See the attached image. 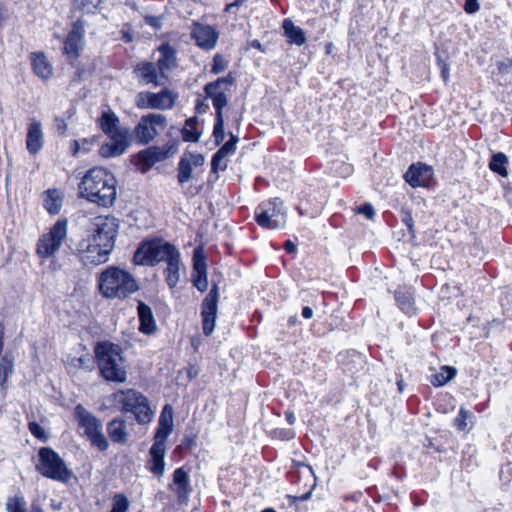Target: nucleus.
<instances>
[{"instance_id": "obj_1", "label": "nucleus", "mask_w": 512, "mask_h": 512, "mask_svg": "<svg viewBox=\"0 0 512 512\" xmlns=\"http://www.w3.org/2000/svg\"><path fill=\"white\" fill-rule=\"evenodd\" d=\"M79 195L90 202L109 207L116 200V179L104 168H92L82 178Z\"/></svg>"}, {"instance_id": "obj_2", "label": "nucleus", "mask_w": 512, "mask_h": 512, "mask_svg": "<svg viewBox=\"0 0 512 512\" xmlns=\"http://www.w3.org/2000/svg\"><path fill=\"white\" fill-rule=\"evenodd\" d=\"M101 375L111 382L123 383L127 379L124 357L119 345L105 341L94 349Z\"/></svg>"}, {"instance_id": "obj_3", "label": "nucleus", "mask_w": 512, "mask_h": 512, "mask_svg": "<svg viewBox=\"0 0 512 512\" xmlns=\"http://www.w3.org/2000/svg\"><path fill=\"white\" fill-rule=\"evenodd\" d=\"M99 290L106 298L124 299L139 289L135 278L126 270L108 267L99 276Z\"/></svg>"}, {"instance_id": "obj_4", "label": "nucleus", "mask_w": 512, "mask_h": 512, "mask_svg": "<svg viewBox=\"0 0 512 512\" xmlns=\"http://www.w3.org/2000/svg\"><path fill=\"white\" fill-rule=\"evenodd\" d=\"M179 254V250L163 239H153L143 242L134 254L138 265L154 266L160 262L167 263Z\"/></svg>"}, {"instance_id": "obj_5", "label": "nucleus", "mask_w": 512, "mask_h": 512, "mask_svg": "<svg viewBox=\"0 0 512 512\" xmlns=\"http://www.w3.org/2000/svg\"><path fill=\"white\" fill-rule=\"evenodd\" d=\"M38 456L39 462L36 469L44 477L62 483H67L73 477L72 470L67 468L65 461L53 449L49 447L41 448Z\"/></svg>"}, {"instance_id": "obj_6", "label": "nucleus", "mask_w": 512, "mask_h": 512, "mask_svg": "<svg viewBox=\"0 0 512 512\" xmlns=\"http://www.w3.org/2000/svg\"><path fill=\"white\" fill-rule=\"evenodd\" d=\"M115 399L121 405L122 411L135 415L138 423L147 424L152 421L154 412L142 393L134 389L121 390L115 394Z\"/></svg>"}, {"instance_id": "obj_7", "label": "nucleus", "mask_w": 512, "mask_h": 512, "mask_svg": "<svg viewBox=\"0 0 512 512\" xmlns=\"http://www.w3.org/2000/svg\"><path fill=\"white\" fill-rule=\"evenodd\" d=\"M255 220L258 225L263 228H283L287 222V215L283 201L280 198H274L261 203L255 209Z\"/></svg>"}, {"instance_id": "obj_8", "label": "nucleus", "mask_w": 512, "mask_h": 512, "mask_svg": "<svg viewBox=\"0 0 512 512\" xmlns=\"http://www.w3.org/2000/svg\"><path fill=\"white\" fill-rule=\"evenodd\" d=\"M168 125L167 117L160 113H149L140 118L134 128V135L139 144L147 145L159 136Z\"/></svg>"}, {"instance_id": "obj_9", "label": "nucleus", "mask_w": 512, "mask_h": 512, "mask_svg": "<svg viewBox=\"0 0 512 512\" xmlns=\"http://www.w3.org/2000/svg\"><path fill=\"white\" fill-rule=\"evenodd\" d=\"M75 413L79 422V427L84 430L85 435L91 441L92 445L100 451L108 448V441L102 432V422L94 415L88 412L82 405H77Z\"/></svg>"}, {"instance_id": "obj_10", "label": "nucleus", "mask_w": 512, "mask_h": 512, "mask_svg": "<svg viewBox=\"0 0 512 512\" xmlns=\"http://www.w3.org/2000/svg\"><path fill=\"white\" fill-rule=\"evenodd\" d=\"M68 221L59 219L49 230L43 234L38 242L36 252L41 258L52 257L59 251L64 239L67 236Z\"/></svg>"}, {"instance_id": "obj_11", "label": "nucleus", "mask_w": 512, "mask_h": 512, "mask_svg": "<svg viewBox=\"0 0 512 512\" xmlns=\"http://www.w3.org/2000/svg\"><path fill=\"white\" fill-rule=\"evenodd\" d=\"M118 229V219L110 215H100L93 219L89 236L95 237L100 244L112 251Z\"/></svg>"}, {"instance_id": "obj_12", "label": "nucleus", "mask_w": 512, "mask_h": 512, "mask_svg": "<svg viewBox=\"0 0 512 512\" xmlns=\"http://www.w3.org/2000/svg\"><path fill=\"white\" fill-rule=\"evenodd\" d=\"M78 254L85 264L100 265L108 261L112 252L105 248L95 237L87 235L77 246Z\"/></svg>"}, {"instance_id": "obj_13", "label": "nucleus", "mask_w": 512, "mask_h": 512, "mask_svg": "<svg viewBox=\"0 0 512 512\" xmlns=\"http://www.w3.org/2000/svg\"><path fill=\"white\" fill-rule=\"evenodd\" d=\"M233 81V77L228 75L205 85V93L207 97L212 100L213 106L216 110V116L219 114L223 115V108L228 102L226 92L230 90Z\"/></svg>"}, {"instance_id": "obj_14", "label": "nucleus", "mask_w": 512, "mask_h": 512, "mask_svg": "<svg viewBox=\"0 0 512 512\" xmlns=\"http://www.w3.org/2000/svg\"><path fill=\"white\" fill-rule=\"evenodd\" d=\"M218 300V286L217 284H214L204 298L201 306L202 329L206 336H209L214 331L217 318Z\"/></svg>"}, {"instance_id": "obj_15", "label": "nucleus", "mask_w": 512, "mask_h": 512, "mask_svg": "<svg viewBox=\"0 0 512 512\" xmlns=\"http://www.w3.org/2000/svg\"><path fill=\"white\" fill-rule=\"evenodd\" d=\"M109 140L99 148V154L104 158L122 155L130 145V131L118 132L108 136Z\"/></svg>"}, {"instance_id": "obj_16", "label": "nucleus", "mask_w": 512, "mask_h": 512, "mask_svg": "<svg viewBox=\"0 0 512 512\" xmlns=\"http://www.w3.org/2000/svg\"><path fill=\"white\" fill-rule=\"evenodd\" d=\"M84 47V23L77 20L64 42V53L71 59H76Z\"/></svg>"}, {"instance_id": "obj_17", "label": "nucleus", "mask_w": 512, "mask_h": 512, "mask_svg": "<svg viewBox=\"0 0 512 512\" xmlns=\"http://www.w3.org/2000/svg\"><path fill=\"white\" fill-rule=\"evenodd\" d=\"M173 428V409L171 406L166 405L159 417L158 426L154 435V443L152 446L159 448H166V440L171 434Z\"/></svg>"}, {"instance_id": "obj_18", "label": "nucleus", "mask_w": 512, "mask_h": 512, "mask_svg": "<svg viewBox=\"0 0 512 512\" xmlns=\"http://www.w3.org/2000/svg\"><path fill=\"white\" fill-rule=\"evenodd\" d=\"M176 151L175 145L166 144L162 147L151 146L138 153V159L142 165L151 167L155 163L163 161L173 155Z\"/></svg>"}, {"instance_id": "obj_19", "label": "nucleus", "mask_w": 512, "mask_h": 512, "mask_svg": "<svg viewBox=\"0 0 512 512\" xmlns=\"http://www.w3.org/2000/svg\"><path fill=\"white\" fill-rule=\"evenodd\" d=\"M432 176V167L426 164L417 163L410 166L408 171L405 173L404 178L412 187H423L428 185Z\"/></svg>"}, {"instance_id": "obj_20", "label": "nucleus", "mask_w": 512, "mask_h": 512, "mask_svg": "<svg viewBox=\"0 0 512 512\" xmlns=\"http://www.w3.org/2000/svg\"><path fill=\"white\" fill-rule=\"evenodd\" d=\"M165 455L166 448L151 446L149 449V458L146 461L145 468L153 474L157 480H161L165 474Z\"/></svg>"}, {"instance_id": "obj_21", "label": "nucleus", "mask_w": 512, "mask_h": 512, "mask_svg": "<svg viewBox=\"0 0 512 512\" xmlns=\"http://www.w3.org/2000/svg\"><path fill=\"white\" fill-rule=\"evenodd\" d=\"M193 270V285L199 291L204 292L208 287L207 266L200 248L195 249L193 253Z\"/></svg>"}, {"instance_id": "obj_22", "label": "nucleus", "mask_w": 512, "mask_h": 512, "mask_svg": "<svg viewBox=\"0 0 512 512\" xmlns=\"http://www.w3.org/2000/svg\"><path fill=\"white\" fill-rule=\"evenodd\" d=\"M173 485L179 503H186L191 493L190 477L183 467L177 468L173 473Z\"/></svg>"}, {"instance_id": "obj_23", "label": "nucleus", "mask_w": 512, "mask_h": 512, "mask_svg": "<svg viewBox=\"0 0 512 512\" xmlns=\"http://www.w3.org/2000/svg\"><path fill=\"white\" fill-rule=\"evenodd\" d=\"M192 36L197 45L205 49L213 48L218 38L217 33L211 26L201 24L195 25L192 30Z\"/></svg>"}, {"instance_id": "obj_24", "label": "nucleus", "mask_w": 512, "mask_h": 512, "mask_svg": "<svg viewBox=\"0 0 512 512\" xmlns=\"http://www.w3.org/2000/svg\"><path fill=\"white\" fill-rule=\"evenodd\" d=\"M34 73L42 80H48L53 75V66L43 52H33L30 55Z\"/></svg>"}, {"instance_id": "obj_25", "label": "nucleus", "mask_w": 512, "mask_h": 512, "mask_svg": "<svg viewBox=\"0 0 512 512\" xmlns=\"http://www.w3.org/2000/svg\"><path fill=\"white\" fill-rule=\"evenodd\" d=\"M44 135L41 123L32 121L28 127L26 147L31 154H36L43 146Z\"/></svg>"}, {"instance_id": "obj_26", "label": "nucleus", "mask_w": 512, "mask_h": 512, "mask_svg": "<svg viewBox=\"0 0 512 512\" xmlns=\"http://www.w3.org/2000/svg\"><path fill=\"white\" fill-rule=\"evenodd\" d=\"M160 58L157 60V67L162 74L169 72L176 66V52L169 44H163L159 48Z\"/></svg>"}, {"instance_id": "obj_27", "label": "nucleus", "mask_w": 512, "mask_h": 512, "mask_svg": "<svg viewBox=\"0 0 512 512\" xmlns=\"http://www.w3.org/2000/svg\"><path fill=\"white\" fill-rule=\"evenodd\" d=\"M139 72L141 77L146 81V83H152L155 85H164L166 80V75L162 74L158 67L157 63L154 64L152 62L143 63L139 67Z\"/></svg>"}, {"instance_id": "obj_28", "label": "nucleus", "mask_w": 512, "mask_h": 512, "mask_svg": "<svg viewBox=\"0 0 512 512\" xmlns=\"http://www.w3.org/2000/svg\"><path fill=\"white\" fill-rule=\"evenodd\" d=\"M118 122L117 116L111 111H104L99 119L100 128L108 136L118 132L129 131L126 127H119Z\"/></svg>"}, {"instance_id": "obj_29", "label": "nucleus", "mask_w": 512, "mask_h": 512, "mask_svg": "<svg viewBox=\"0 0 512 512\" xmlns=\"http://www.w3.org/2000/svg\"><path fill=\"white\" fill-rule=\"evenodd\" d=\"M138 316L140 321L139 330L144 334L153 333L156 329V324L151 308L140 302L138 305Z\"/></svg>"}, {"instance_id": "obj_30", "label": "nucleus", "mask_w": 512, "mask_h": 512, "mask_svg": "<svg viewBox=\"0 0 512 512\" xmlns=\"http://www.w3.org/2000/svg\"><path fill=\"white\" fill-rule=\"evenodd\" d=\"M282 28L290 44L301 46L306 42L304 31L299 26H296L292 20L285 19Z\"/></svg>"}, {"instance_id": "obj_31", "label": "nucleus", "mask_w": 512, "mask_h": 512, "mask_svg": "<svg viewBox=\"0 0 512 512\" xmlns=\"http://www.w3.org/2000/svg\"><path fill=\"white\" fill-rule=\"evenodd\" d=\"M166 264L167 267L164 270L165 280L169 288L173 289L177 286V284L180 281V253L176 257L168 261Z\"/></svg>"}, {"instance_id": "obj_32", "label": "nucleus", "mask_w": 512, "mask_h": 512, "mask_svg": "<svg viewBox=\"0 0 512 512\" xmlns=\"http://www.w3.org/2000/svg\"><path fill=\"white\" fill-rule=\"evenodd\" d=\"M107 431L113 442L125 444L128 441L126 424L121 419L112 420L107 426Z\"/></svg>"}, {"instance_id": "obj_33", "label": "nucleus", "mask_w": 512, "mask_h": 512, "mask_svg": "<svg viewBox=\"0 0 512 512\" xmlns=\"http://www.w3.org/2000/svg\"><path fill=\"white\" fill-rule=\"evenodd\" d=\"M44 207L50 214H58L62 207V196L56 189L45 192Z\"/></svg>"}, {"instance_id": "obj_34", "label": "nucleus", "mask_w": 512, "mask_h": 512, "mask_svg": "<svg viewBox=\"0 0 512 512\" xmlns=\"http://www.w3.org/2000/svg\"><path fill=\"white\" fill-rule=\"evenodd\" d=\"M176 97V94L169 89H163L159 93H154L155 109L166 110L172 108Z\"/></svg>"}, {"instance_id": "obj_35", "label": "nucleus", "mask_w": 512, "mask_h": 512, "mask_svg": "<svg viewBox=\"0 0 512 512\" xmlns=\"http://www.w3.org/2000/svg\"><path fill=\"white\" fill-rule=\"evenodd\" d=\"M456 369L451 366H443L441 367L439 372H436L431 375L430 382L435 387H440L448 383L456 376Z\"/></svg>"}, {"instance_id": "obj_36", "label": "nucleus", "mask_w": 512, "mask_h": 512, "mask_svg": "<svg viewBox=\"0 0 512 512\" xmlns=\"http://www.w3.org/2000/svg\"><path fill=\"white\" fill-rule=\"evenodd\" d=\"M395 298L400 309L406 314L415 312L413 293L410 290H399L395 294Z\"/></svg>"}, {"instance_id": "obj_37", "label": "nucleus", "mask_w": 512, "mask_h": 512, "mask_svg": "<svg viewBox=\"0 0 512 512\" xmlns=\"http://www.w3.org/2000/svg\"><path fill=\"white\" fill-rule=\"evenodd\" d=\"M197 120L195 117L189 118L182 129V138L186 142H197L200 139V133L196 130Z\"/></svg>"}, {"instance_id": "obj_38", "label": "nucleus", "mask_w": 512, "mask_h": 512, "mask_svg": "<svg viewBox=\"0 0 512 512\" xmlns=\"http://www.w3.org/2000/svg\"><path fill=\"white\" fill-rule=\"evenodd\" d=\"M14 363L9 355L0 358V386H3L7 378L13 373Z\"/></svg>"}, {"instance_id": "obj_39", "label": "nucleus", "mask_w": 512, "mask_h": 512, "mask_svg": "<svg viewBox=\"0 0 512 512\" xmlns=\"http://www.w3.org/2000/svg\"><path fill=\"white\" fill-rule=\"evenodd\" d=\"M506 163H507V157L503 153H497L492 156V159L489 163V167L493 172H496L499 175L505 176V175H507V171L505 168Z\"/></svg>"}, {"instance_id": "obj_40", "label": "nucleus", "mask_w": 512, "mask_h": 512, "mask_svg": "<svg viewBox=\"0 0 512 512\" xmlns=\"http://www.w3.org/2000/svg\"><path fill=\"white\" fill-rule=\"evenodd\" d=\"M193 166L182 157L178 163V181L180 184L188 182L192 177Z\"/></svg>"}, {"instance_id": "obj_41", "label": "nucleus", "mask_w": 512, "mask_h": 512, "mask_svg": "<svg viewBox=\"0 0 512 512\" xmlns=\"http://www.w3.org/2000/svg\"><path fill=\"white\" fill-rule=\"evenodd\" d=\"M136 105L143 109H155L154 93L142 92L137 95Z\"/></svg>"}, {"instance_id": "obj_42", "label": "nucleus", "mask_w": 512, "mask_h": 512, "mask_svg": "<svg viewBox=\"0 0 512 512\" xmlns=\"http://www.w3.org/2000/svg\"><path fill=\"white\" fill-rule=\"evenodd\" d=\"M128 509L129 501L127 497L122 493L115 494L113 497L112 509L110 512H127Z\"/></svg>"}, {"instance_id": "obj_43", "label": "nucleus", "mask_w": 512, "mask_h": 512, "mask_svg": "<svg viewBox=\"0 0 512 512\" xmlns=\"http://www.w3.org/2000/svg\"><path fill=\"white\" fill-rule=\"evenodd\" d=\"M26 502L22 496L9 498L6 503L7 512H26Z\"/></svg>"}, {"instance_id": "obj_44", "label": "nucleus", "mask_w": 512, "mask_h": 512, "mask_svg": "<svg viewBox=\"0 0 512 512\" xmlns=\"http://www.w3.org/2000/svg\"><path fill=\"white\" fill-rule=\"evenodd\" d=\"M213 136L215 138V142L217 145H219L224 140L225 132L223 115L219 114L216 116V122L213 129Z\"/></svg>"}, {"instance_id": "obj_45", "label": "nucleus", "mask_w": 512, "mask_h": 512, "mask_svg": "<svg viewBox=\"0 0 512 512\" xmlns=\"http://www.w3.org/2000/svg\"><path fill=\"white\" fill-rule=\"evenodd\" d=\"M227 157L220 154L218 151L214 154L211 161V168L213 172L224 171L227 168Z\"/></svg>"}, {"instance_id": "obj_46", "label": "nucleus", "mask_w": 512, "mask_h": 512, "mask_svg": "<svg viewBox=\"0 0 512 512\" xmlns=\"http://www.w3.org/2000/svg\"><path fill=\"white\" fill-rule=\"evenodd\" d=\"M468 415L469 412L464 407H461L458 416L454 420V425L458 430L463 431L467 427L466 420Z\"/></svg>"}, {"instance_id": "obj_47", "label": "nucleus", "mask_w": 512, "mask_h": 512, "mask_svg": "<svg viewBox=\"0 0 512 512\" xmlns=\"http://www.w3.org/2000/svg\"><path fill=\"white\" fill-rule=\"evenodd\" d=\"M227 67V63L221 55H215L213 58V65L211 68V72L214 74H219L223 72Z\"/></svg>"}, {"instance_id": "obj_48", "label": "nucleus", "mask_w": 512, "mask_h": 512, "mask_svg": "<svg viewBox=\"0 0 512 512\" xmlns=\"http://www.w3.org/2000/svg\"><path fill=\"white\" fill-rule=\"evenodd\" d=\"M29 431L31 432V434L33 436H35L36 438H38L40 440L45 441L47 439L45 430L43 429L42 426H40L36 422H30L29 423Z\"/></svg>"}, {"instance_id": "obj_49", "label": "nucleus", "mask_w": 512, "mask_h": 512, "mask_svg": "<svg viewBox=\"0 0 512 512\" xmlns=\"http://www.w3.org/2000/svg\"><path fill=\"white\" fill-rule=\"evenodd\" d=\"M183 157L186 160H188L189 163L193 167L202 166L204 164V161H205L204 156L202 154H199V153H189V154H185Z\"/></svg>"}, {"instance_id": "obj_50", "label": "nucleus", "mask_w": 512, "mask_h": 512, "mask_svg": "<svg viewBox=\"0 0 512 512\" xmlns=\"http://www.w3.org/2000/svg\"><path fill=\"white\" fill-rule=\"evenodd\" d=\"M356 212L363 214L367 219H372L375 215V209L371 204H364L357 207Z\"/></svg>"}, {"instance_id": "obj_51", "label": "nucleus", "mask_w": 512, "mask_h": 512, "mask_svg": "<svg viewBox=\"0 0 512 512\" xmlns=\"http://www.w3.org/2000/svg\"><path fill=\"white\" fill-rule=\"evenodd\" d=\"M80 143H81L80 146H81L82 153L86 154L89 151H91L92 147L95 145L96 138L95 137L83 138V139H80Z\"/></svg>"}, {"instance_id": "obj_52", "label": "nucleus", "mask_w": 512, "mask_h": 512, "mask_svg": "<svg viewBox=\"0 0 512 512\" xmlns=\"http://www.w3.org/2000/svg\"><path fill=\"white\" fill-rule=\"evenodd\" d=\"M101 0H82L81 6L82 9L89 13L93 12L100 4Z\"/></svg>"}, {"instance_id": "obj_53", "label": "nucleus", "mask_w": 512, "mask_h": 512, "mask_svg": "<svg viewBox=\"0 0 512 512\" xmlns=\"http://www.w3.org/2000/svg\"><path fill=\"white\" fill-rule=\"evenodd\" d=\"M480 9L478 0H465L464 11L468 14H474Z\"/></svg>"}, {"instance_id": "obj_54", "label": "nucleus", "mask_w": 512, "mask_h": 512, "mask_svg": "<svg viewBox=\"0 0 512 512\" xmlns=\"http://www.w3.org/2000/svg\"><path fill=\"white\" fill-rule=\"evenodd\" d=\"M162 20L161 16H145V23L155 29L161 28Z\"/></svg>"}, {"instance_id": "obj_55", "label": "nucleus", "mask_w": 512, "mask_h": 512, "mask_svg": "<svg viewBox=\"0 0 512 512\" xmlns=\"http://www.w3.org/2000/svg\"><path fill=\"white\" fill-rule=\"evenodd\" d=\"M54 123H55L56 132L59 135H65L68 130L65 120L60 117H56L54 120Z\"/></svg>"}, {"instance_id": "obj_56", "label": "nucleus", "mask_w": 512, "mask_h": 512, "mask_svg": "<svg viewBox=\"0 0 512 512\" xmlns=\"http://www.w3.org/2000/svg\"><path fill=\"white\" fill-rule=\"evenodd\" d=\"M236 147L233 146V142L227 141L218 152L225 157L233 155L235 153Z\"/></svg>"}, {"instance_id": "obj_57", "label": "nucleus", "mask_w": 512, "mask_h": 512, "mask_svg": "<svg viewBox=\"0 0 512 512\" xmlns=\"http://www.w3.org/2000/svg\"><path fill=\"white\" fill-rule=\"evenodd\" d=\"M498 70L502 74L512 73V61L499 62L498 63Z\"/></svg>"}, {"instance_id": "obj_58", "label": "nucleus", "mask_w": 512, "mask_h": 512, "mask_svg": "<svg viewBox=\"0 0 512 512\" xmlns=\"http://www.w3.org/2000/svg\"><path fill=\"white\" fill-rule=\"evenodd\" d=\"M80 144V140L71 141L70 149L72 151L73 156H78L80 153H82Z\"/></svg>"}, {"instance_id": "obj_59", "label": "nucleus", "mask_w": 512, "mask_h": 512, "mask_svg": "<svg viewBox=\"0 0 512 512\" xmlns=\"http://www.w3.org/2000/svg\"><path fill=\"white\" fill-rule=\"evenodd\" d=\"M403 222L405 223V225L408 227V229L410 231H412V228H413V219H412V216L409 212H405L404 213V217H403Z\"/></svg>"}, {"instance_id": "obj_60", "label": "nucleus", "mask_w": 512, "mask_h": 512, "mask_svg": "<svg viewBox=\"0 0 512 512\" xmlns=\"http://www.w3.org/2000/svg\"><path fill=\"white\" fill-rule=\"evenodd\" d=\"M284 248L288 253H294L296 251V244L290 240H287L284 244Z\"/></svg>"}, {"instance_id": "obj_61", "label": "nucleus", "mask_w": 512, "mask_h": 512, "mask_svg": "<svg viewBox=\"0 0 512 512\" xmlns=\"http://www.w3.org/2000/svg\"><path fill=\"white\" fill-rule=\"evenodd\" d=\"M302 316L305 318V319H310L312 318L313 316V310L308 307V306H305L303 307L302 309Z\"/></svg>"}, {"instance_id": "obj_62", "label": "nucleus", "mask_w": 512, "mask_h": 512, "mask_svg": "<svg viewBox=\"0 0 512 512\" xmlns=\"http://www.w3.org/2000/svg\"><path fill=\"white\" fill-rule=\"evenodd\" d=\"M285 416H286V420H287V422L289 424H291V425L294 424V422H295V415H294L293 412L287 411L285 413Z\"/></svg>"}, {"instance_id": "obj_63", "label": "nucleus", "mask_w": 512, "mask_h": 512, "mask_svg": "<svg viewBox=\"0 0 512 512\" xmlns=\"http://www.w3.org/2000/svg\"><path fill=\"white\" fill-rule=\"evenodd\" d=\"M251 46L253 48H256V49H259V50H262V44L260 43V41L258 40H254L252 43H251Z\"/></svg>"}, {"instance_id": "obj_64", "label": "nucleus", "mask_w": 512, "mask_h": 512, "mask_svg": "<svg viewBox=\"0 0 512 512\" xmlns=\"http://www.w3.org/2000/svg\"><path fill=\"white\" fill-rule=\"evenodd\" d=\"M239 138L235 135H233L232 133L230 134V140L229 142H233V146L236 147V144L238 142Z\"/></svg>"}]
</instances>
